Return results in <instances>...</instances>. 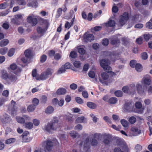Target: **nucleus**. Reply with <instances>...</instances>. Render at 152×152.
I'll return each instance as SVG.
<instances>
[{
	"label": "nucleus",
	"mask_w": 152,
	"mask_h": 152,
	"mask_svg": "<svg viewBox=\"0 0 152 152\" xmlns=\"http://www.w3.org/2000/svg\"><path fill=\"white\" fill-rule=\"evenodd\" d=\"M131 131L134 135H137L141 133V131L135 126L132 127Z\"/></svg>",
	"instance_id": "nucleus-21"
},
{
	"label": "nucleus",
	"mask_w": 152,
	"mask_h": 152,
	"mask_svg": "<svg viewBox=\"0 0 152 152\" xmlns=\"http://www.w3.org/2000/svg\"><path fill=\"white\" fill-rule=\"evenodd\" d=\"M103 119L106 122L109 123L110 124L111 123V120L108 116H104L103 117Z\"/></svg>",
	"instance_id": "nucleus-61"
},
{
	"label": "nucleus",
	"mask_w": 152,
	"mask_h": 152,
	"mask_svg": "<svg viewBox=\"0 0 152 152\" xmlns=\"http://www.w3.org/2000/svg\"><path fill=\"white\" fill-rule=\"evenodd\" d=\"M58 100L57 98H54L52 100L53 104L54 105H57L58 103Z\"/></svg>",
	"instance_id": "nucleus-62"
},
{
	"label": "nucleus",
	"mask_w": 152,
	"mask_h": 152,
	"mask_svg": "<svg viewBox=\"0 0 152 152\" xmlns=\"http://www.w3.org/2000/svg\"><path fill=\"white\" fill-rule=\"evenodd\" d=\"M130 88H129L127 86H124L122 88V90L123 92L125 93H128Z\"/></svg>",
	"instance_id": "nucleus-58"
},
{
	"label": "nucleus",
	"mask_w": 152,
	"mask_h": 152,
	"mask_svg": "<svg viewBox=\"0 0 152 152\" xmlns=\"http://www.w3.org/2000/svg\"><path fill=\"white\" fill-rule=\"evenodd\" d=\"M89 69V65L88 64H84L83 66V71L86 72Z\"/></svg>",
	"instance_id": "nucleus-63"
},
{
	"label": "nucleus",
	"mask_w": 152,
	"mask_h": 152,
	"mask_svg": "<svg viewBox=\"0 0 152 152\" xmlns=\"http://www.w3.org/2000/svg\"><path fill=\"white\" fill-rule=\"evenodd\" d=\"M94 37L93 34H88L86 35H84L83 38V40L85 42H90L94 39Z\"/></svg>",
	"instance_id": "nucleus-19"
},
{
	"label": "nucleus",
	"mask_w": 152,
	"mask_h": 152,
	"mask_svg": "<svg viewBox=\"0 0 152 152\" xmlns=\"http://www.w3.org/2000/svg\"><path fill=\"white\" fill-rule=\"evenodd\" d=\"M7 69L9 71H14L13 73L18 76L20 75L22 71L21 68L18 66L15 63H13L11 64L7 67Z\"/></svg>",
	"instance_id": "nucleus-4"
},
{
	"label": "nucleus",
	"mask_w": 152,
	"mask_h": 152,
	"mask_svg": "<svg viewBox=\"0 0 152 152\" xmlns=\"http://www.w3.org/2000/svg\"><path fill=\"white\" fill-rule=\"evenodd\" d=\"M58 120L57 118H54L47 125L45 126V129L47 132L50 133L53 130H55L58 128L59 125Z\"/></svg>",
	"instance_id": "nucleus-2"
},
{
	"label": "nucleus",
	"mask_w": 152,
	"mask_h": 152,
	"mask_svg": "<svg viewBox=\"0 0 152 152\" xmlns=\"http://www.w3.org/2000/svg\"><path fill=\"white\" fill-rule=\"evenodd\" d=\"M38 6V3L37 0H33L29 4V6L36 7Z\"/></svg>",
	"instance_id": "nucleus-30"
},
{
	"label": "nucleus",
	"mask_w": 152,
	"mask_h": 152,
	"mask_svg": "<svg viewBox=\"0 0 152 152\" xmlns=\"http://www.w3.org/2000/svg\"><path fill=\"white\" fill-rule=\"evenodd\" d=\"M151 82V80L148 78H145L143 80V83L145 84L149 85Z\"/></svg>",
	"instance_id": "nucleus-47"
},
{
	"label": "nucleus",
	"mask_w": 152,
	"mask_h": 152,
	"mask_svg": "<svg viewBox=\"0 0 152 152\" xmlns=\"http://www.w3.org/2000/svg\"><path fill=\"white\" fill-rule=\"evenodd\" d=\"M64 66L62 65L61 67L58 69L57 72V74H60L64 73L65 72L66 69Z\"/></svg>",
	"instance_id": "nucleus-31"
},
{
	"label": "nucleus",
	"mask_w": 152,
	"mask_h": 152,
	"mask_svg": "<svg viewBox=\"0 0 152 152\" xmlns=\"http://www.w3.org/2000/svg\"><path fill=\"white\" fill-rule=\"evenodd\" d=\"M66 92V90L63 88H60L58 89L56 91L57 94L58 95L65 94Z\"/></svg>",
	"instance_id": "nucleus-22"
},
{
	"label": "nucleus",
	"mask_w": 152,
	"mask_h": 152,
	"mask_svg": "<svg viewBox=\"0 0 152 152\" xmlns=\"http://www.w3.org/2000/svg\"><path fill=\"white\" fill-rule=\"evenodd\" d=\"M101 136L100 133H95L92 134L93 138L91 139V144L92 146H95L97 145L98 141Z\"/></svg>",
	"instance_id": "nucleus-9"
},
{
	"label": "nucleus",
	"mask_w": 152,
	"mask_h": 152,
	"mask_svg": "<svg viewBox=\"0 0 152 152\" xmlns=\"http://www.w3.org/2000/svg\"><path fill=\"white\" fill-rule=\"evenodd\" d=\"M87 105L89 108L92 109H95L97 107V105L95 103L90 102H87Z\"/></svg>",
	"instance_id": "nucleus-23"
},
{
	"label": "nucleus",
	"mask_w": 152,
	"mask_h": 152,
	"mask_svg": "<svg viewBox=\"0 0 152 152\" xmlns=\"http://www.w3.org/2000/svg\"><path fill=\"white\" fill-rule=\"evenodd\" d=\"M136 61L134 60H132L130 62V65L132 68L134 67L136 63Z\"/></svg>",
	"instance_id": "nucleus-57"
},
{
	"label": "nucleus",
	"mask_w": 152,
	"mask_h": 152,
	"mask_svg": "<svg viewBox=\"0 0 152 152\" xmlns=\"http://www.w3.org/2000/svg\"><path fill=\"white\" fill-rule=\"evenodd\" d=\"M23 14H20L15 15L14 18L12 19V22L14 24L20 25V22L19 21V20H23Z\"/></svg>",
	"instance_id": "nucleus-14"
},
{
	"label": "nucleus",
	"mask_w": 152,
	"mask_h": 152,
	"mask_svg": "<svg viewBox=\"0 0 152 152\" xmlns=\"http://www.w3.org/2000/svg\"><path fill=\"white\" fill-rule=\"evenodd\" d=\"M54 110L53 107L50 106H49L45 110V113L47 114H50L52 113Z\"/></svg>",
	"instance_id": "nucleus-25"
},
{
	"label": "nucleus",
	"mask_w": 152,
	"mask_h": 152,
	"mask_svg": "<svg viewBox=\"0 0 152 152\" xmlns=\"http://www.w3.org/2000/svg\"><path fill=\"white\" fill-rule=\"evenodd\" d=\"M105 24L106 26L112 27L115 26V22L114 20H109L107 23H105Z\"/></svg>",
	"instance_id": "nucleus-27"
},
{
	"label": "nucleus",
	"mask_w": 152,
	"mask_h": 152,
	"mask_svg": "<svg viewBox=\"0 0 152 152\" xmlns=\"http://www.w3.org/2000/svg\"><path fill=\"white\" fill-rule=\"evenodd\" d=\"M0 120L3 124H9L12 122V120L10 116L6 113L0 116Z\"/></svg>",
	"instance_id": "nucleus-11"
},
{
	"label": "nucleus",
	"mask_w": 152,
	"mask_h": 152,
	"mask_svg": "<svg viewBox=\"0 0 152 152\" xmlns=\"http://www.w3.org/2000/svg\"><path fill=\"white\" fill-rule=\"evenodd\" d=\"M134 67L136 70L138 72H140L142 70V66L140 64L137 63Z\"/></svg>",
	"instance_id": "nucleus-26"
},
{
	"label": "nucleus",
	"mask_w": 152,
	"mask_h": 152,
	"mask_svg": "<svg viewBox=\"0 0 152 152\" xmlns=\"http://www.w3.org/2000/svg\"><path fill=\"white\" fill-rule=\"evenodd\" d=\"M53 142L56 145H59V143L56 139H53L52 141L48 139L43 142V145L45 152H50L52 150L53 146Z\"/></svg>",
	"instance_id": "nucleus-3"
},
{
	"label": "nucleus",
	"mask_w": 152,
	"mask_h": 152,
	"mask_svg": "<svg viewBox=\"0 0 152 152\" xmlns=\"http://www.w3.org/2000/svg\"><path fill=\"white\" fill-rule=\"evenodd\" d=\"M75 100L79 104H82L83 103V100L80 97H77L75 98Z\"/></svg>",
	"instance_id": "nucleus-48"
},
{
	"label": "nucleus",
	"mask_w": 152,
	"mask_h": 152,
	"mask_svg": "<svg viewBox=\"0 0 152 152\" xmlns=\"http://www.w3.org/2000/svg\"><path fill=\"white\" fill-rule=\"evenodd\" d=\"M121 122L123 126L125 127H126L128 126V123L127 121L124 119H121Z\"/></svg>",
	"instance_id": "nucleus-39"
},
{
	"label": "nucleus",
	"mask_w": 152,
	"mask_h": 152,
	"mask_svg": "<svg viewBox=\"0 0 152 152\" xmlns=\"http://www.w3.org/2000/svg\"><path fill=\"white\" fill-rule=\"evenodd\" d=\"M11 103L12 104L9 107L8 110L10 111L11 115H13L16 112V111L15 108L16 102L14 100H12L11 101Z\"/></svg>",
	"instance_id": "nucleus-16"
},
{
	"label": "nucleus",
	"mask_w": 152,
	"mask_h": 152,
	"mask_svg": "<svg viewBox=\"0 0 152 152\" xmlns=\"http://www.w3.org/2000/svg\"><path fill=\"white\" fill-rule=\"evenodd\" d=\"M135 107L137 109H138L136 112L140 114L143 113V109L142 108V104L140 102H136L135 103Z\"/></svg>",
	"instance_id": "nucleus-17"
},
{
	"label": "nucleus",
	"mask_w": 152,
	"mask_h": 152,
	"mask_svg": "<svg viewBox=\"0 0 152 152\" xmlns=\"http://www.w3.org/2000/svg\"><path fill=\"white\" fill-rule=\"evenodd\" d=\"M9 4L7 2H4L3 3L0 4V9H4L6 8Z\"/></svg>",
	"instance_id": "nucleus-44"
},
{
	"label": "nucleus",
	"mask_w": 152,
	"mask_h": 152,
	"mask_svg": "<svg viewBox=\"0 0 152 152\" xmlns=\"http://www.w3.org/2000/svg\"><path fill=\"white\" fill-rule=\"evenodd\" d=\"M9 43V41L7 39H4L0 42V46L3 47L7 45Z\"/></svg>",
	"instance_id": "nucleus-29"
},
{
	"label": "nucleus",
	"mask_w": 152,
	"mask_h": 152,
	"mask_svg": "<svg viewBox=\"0 0 152 152\" xmlns=\"http://www.w3.org/2000/svg\"><path fill=\"white\" fill-rule=\"evenodd\" d=\"M101 77L104 80H106L109 77V75L107 73L105 72H103L101 74Z\"/></svg>",
	"instance_id": "nucleus-38"
},
{
	"label": "nucleus",
	"mask_w": 152,
	"mask_h": 152,
	"mask_svg": "<svg viewBox=\"0 0 152 152\" xmlns=\"http://www.w3.org/2000/svg\"><path fill=\"white\" fill-rule=\"evenodd\" d=\"M115 95L117 97H121L123 95V92L120 90H118L116 91L114 93Z\"/></svg>",
	"instance_id": "nucleus-37"
},
{
	"label": "nucleus",
	"mask_w": 152,
	"mask_h": 152,
	"mask_svg": "<svg viewBox=\"0 0 152 152\" xmlns=\"http://www.w3.org/2000/svg\"><path fill=\"white\" fill-rule=\"evenodd\" d=\"M89 142V139L88 137L84 141V145H83L84 149L87 148L88 147V145Z\"/></svg>",
	"instance_id": "nucleus-45"
},
{
	"label": "nucleus",
	"mask_w": 152,
	"mask_h": 152,
	"mask_svg": "<svg viewBox=\"0 0 152 152\" xmlns=\"http://www.w3.org/2000/svg\"><path fill=\"white\" fill-rule=\"evenodd\" d=\"M115 143L117 145L120 146L122 149L124 150L127 148V146L125 142L120 138L117 139L115 141Z\"/></svg>",
	"instance_id": "nucleus-18"
},
{
	"label": "nucleus",
	"mask_w": 152,
	"mask_h": 152,
	"mask_svg": "<svg viewBox=\"0 0 152 152\" xmlns=\"http://www.w3.org/2000/svg\"><path fill=\"white\" fill-rule=\"evenodd\" d=\"M81 63L79 61H75L73 63L74 66L76 68H79L81 66Z\"/></svg>",
	"instance_id": "nucleus-40"
},
{
	"label": "nucleus",
	"mask_w": 152,
	"mask_h": 152,
	"mask_svg": "<svg viewBox=\"0 0 152 152\" xmlns=\"http://www.w3.org/2000/svg\"><path fill=\"white\" fill-rule=\"evenodd\" d=\"M136 88L137 93L140 95H145L146 90L142 88V85L139 83H137L136 85Z\"/></svg>",
	"instance_id": "nucleus-15"
},
{
	"label": "nucleus",
	"mask_w": 152,
	"mask_h": 152,
	"mask_svg": "<svg viewBox=\"0 0 152 152\" xmlns=\"http://www.w3.org/2000/svg\"><path fill=\"white\" fill-rule=\"evenodd\" d=\"M39 102V100L37 98H34L32 100V103L33 104V105L35 107L38 105Z\"/></svg>",
	"instance_id": "nucleus-41"
},
{
	"label": "nucleus",
	"mask_w": 152,
	"mask_h": 152,
	"mask_svg": "<svg viewBox=\"0 0 152 152\" xmlns=\"http://www.w3.org/2000/svg\"><path fill=\"white\" fill-rule=\"evenodd\" d=\"M8 50V49L6 47L1 48L0 49V53L2 55L5 54Z\"/></svg>",
	"instance_id": "nucleus-34"
},
{
	"label": "nucleus",
	"mask_w": 152,
	"mask_h": 152,
	"mask_svg": "<svg viewBox=\"0 0 152 152\" xmlns=\"http://www.w3.org/2000/svg\"><path fill=\"white\" fill-rule=\"evenodd\" d=\"M102 44L104 46H107L109 44V40L107 39H104L102 41Z\"/></svg>",
	"instance_id": "nucleus-50"
},
{
	"label": "nucleus",
	"mask_w": 152,
	"mask_h": 152,
	"mask_svg": "<svg viewBox=\"0 0 152 152\" xmlns=\"http://www.w3.org/2000/svg\"><path fill=\"white\" fill-rule=\"evenodd\" d=\"M44 25L41 26H38L37 28V33L39 34H41V36H43L47 30L49 24L47 20L44 21Z\"/></svg>",
	"instance_id": "nucleus-6"
},
{
	"label": "nucleus",
	"mask_w": 152,
	"mask_h": 152,
	"mask_svg": "<svg viewBox=\"0 0 152 152\" xmlns=\"http://www.w3.org/2000/svg\"><path fill=\"white\" fill-rule=\"evenodd\" d=\"M15 53V49L11 48L9 50L8 53V55L9 57L12 56Z\"/></svg>",
	"instance_id": "nucleus-32"
},
{
	"label": "nucleus",
	"mask_w": 152,
	"mask_h": 152,
	"mask_svg": "<svg viewBox=\"0 0 152 152\" xmlns=\"http://www.w3.org/2000/svg\"><path fill=\"white\" fill-rule=\"evenodd\" d=\"M16 141V139L15 138H10L7 139L6 140V143L8 144L15 142Z\"/></svg>",
	"instance_id": "nucleus-35"
},
{
	"label": "nucleus",
	"mask_w": 152,
	"mask_h": 152,
	"mask_svg": "<svg viewBox=\"0 0 152 152\" xmlns=\"http://www.w3.org/2000/svg\"><path fill=\"white\" fill-rule=\"evenodd\" d=\"M123 43L125 45H126L129 42V40L128 39L125 37H123L121 39Z\"/></svg>",
	"instance_id": "nucleus-56"
},
{
	"label": "nucleus",
	"mask_w": 152,
	"mask_h": 152,
	"mask_svg": "<svg viewBox=\"0 0 152 152\" xmlns=\"http://www.w3.org/2000/svg\"><path fill=\"white\" fill-rule=\"evenodd\" d=\"M100 64L101 66L107 72H111L112 70L111 67L109 66L110 64V61L107 59H102L100 61Z\"/></svg>",
	"instance_id": "nucleus-5"
},
{
	"label": "nucleus",
	"mask_w": 152,
	"mask_h": 152,
	"mask_svg": "<svg viewBox=\"0 0 152 152\" xmlns=\"http://www.w3.org/2000/svg\"><path fill=\"white\" fill-rule=\"evenodd\" d=\"M41 102L42 103H45L47 101V97L45 95H42L40 99Z\"/></svg>",
	"instance_id": "nucleus-42"
},
{
	"label": "nucleus",
	"mask_w": 152,
	"mask_h": 152,
	"mask_svg": "<svg viewBox=\"0 0 152 152\" xmlns=\"http://www.w3.org/2000/svg\"><path fill=\"white\" fill-rule=\"evenodd\" d=\"M129 14L125 12L120 17L118 25L121 26H123L129 19Z\"/></svg>",
	"instance_id": "nucleus-10"
},
{
	"label": "nucleus",
	"mask_w": 152,
	"mask_h": 152,
	"mask_svg": "<svg viewBox=\"0 0 152 152\" xmlns=\"http://www.w3.org/2000/svg\"><path fill=\"white\" fill-rule=\"evenodd\" d=\"M84 119V117L83 116H81L78 117L76 119L75 122L76 123H82Z\"/></svg>",
	"instance_id": "nucleus-33"
},
{
	"label": "nucleus",
	"mask_w": 152,
	"mask_h": 152,
	"mask_svg": "<svg viewBox=\"0 0 152 152\" xmlns=\"http://www.w3.org/2000/svg\"><path fill=\"white\" fill-rule=\"evenodd\" d=\"M83 96L85 98H87L88 96V92L86 91H84L82 93Z\"/></svg>",
	"instance_id": "nucleus-64"
},
{
	"label": "nucleus",
	"mask_w": 152,
	"mask_h": 152,
	"mask_svg": "<svg viewBox=\"0 0 152 152\" xmlns=\"http://www.w3.org/2000/svg\"><path fill=\"white\" fill-rule=\"evenodd\" d=\"M146 27L149 29H152V23L150 20L148 22L146 23L145 25Z\"/></svg>",
	"instance_id": "nucleus-53"
},
{
	"label": "nucleus",
	"mask_w": 152,
	"mask_h": 152,
	"mask_svg": "<svg viewBox=\"0 0 152 152\" xmlns=\"http://www.w3.org/2000/svg\"><path fill=\"white\" fill-rule=\"evenodd\" d=\"M70 87L71 89L75 90L77 88V86L76 84L73 83L70 85Z\"/></svg>",
	"instance_id": "nucleus-55"
},
{
	"label": "nucleus",
	"mask_w": 152,
	"mask_h": 152,
	"mask_svg": "<svg viewBox=\"0 0 152 152\" xmlns=\"http://www.w3.org/2000/svg\"><path fill=\"white\" fill-rule=\"evenodd\" d=\"M17 3L20 5H25L26 4V2L24 0H20Z\"/></svg>",
	"instance_id": "nucleus-59"
},
{
	"label": "nucleus",
	"mask_w": 152,
	"mask_h": 152,
	"mask_svg": "<svg viewBox=\"0 0 152 152\" xmlns=\"http://www.w3.org/2000/svg\"><path fill=\"white\" fill-rule=\"evenodd\" d=\"M123 110L126 112H133L134 111V105L131 102H126L124 105Z\"/></svg>",
	"instance_id": "nucleus-8"
},
{
	"label": "nucleus",
	"mask_w": 152,
	"mask_h": 152,
	"mask_svg": "<svg viewBox=\"0 0 152 152\" xmlns=\"http://www.w3.org/2000/svg\"><path fill=\"white\" fill-rule=\"evenodd\" d=\"M52 73L51 70L50 68H48L46 71L41 74V80H45L48 78L49 75H52Z\"/></svg>",
	"instance_id": "nucleus-12"
},
{
	"label": "nucleus",
	"mask_w": 152,
	"mask_h": 152,
	"mask_svg": "<svg viewBox=\"0 0 152 152\" xmlns=\"http://www.w3.org/2000/svg\"><path fill=\"white\" fill-rule=\"evenodd\" d=\"M119 43V40L117 38L113 39L111 40V44L113 45H115Z\"/></svg>",
	"instance_id": "nucleus-43"
},
{
	"label": "nucleus",
	"mask_w": 152,
	"mask_h": 152,
	"mask_svg": "<svg viewBox=\"0 0 152 152\" xmlns=\"http://www.w3.org/2000/svg\"><path fill=\"white\" fill-rule=\"evenodd\" d=\"M143 36L144 39L146 41H148L149 39L152 38V35L149 34H145Z\"/></svg>",
	"instance_id": "nucleus-46"
},
{
	"label": "nucleus",
	"mask_w": 152,
	"mask_h": 152,
	"mask_svg": "<svg viewBox=\"0 0 152 152\" xmlns=\"http://www.w3.org/2000/svg\"><path fill=\"white\" fill-rule=\"evenodd\" d=\"M17 121L21 124L25 123L24 125L25 127L28 128V117L27 115H23V117H17L16 118Z\"/></svg>",
	"instance_id": "nucleus-7"
},
{
	"label": "nucleus",
	"mask_w": 152,
	"mask_h": 152,
	"mask_svg": "<svg viewBox=\"0 0 152 152\" xmlns=\"http://www.w3.org/2000/svg\"><path fill=\"white\" fill-rule=\"evenodd\" d=\"M129 121L131 124H134L136 122V118L134 116H131L129 118Z\"/></svg>",
	"instance_id": "nucleus-36"
},
{
	"label": "nucleus",
	"mask_w": 152,
	"mask_h": 152,
	"mask_svg": "<svg viewBox=\"0 0 152 152\" xmlns=\"http://www.w3.org/2000/svg\"><path fill=\"white\" fill-rule=\"evenodd\" d=\"M37 23V18L32 15L29 16V23H30L32 26H35Z\"/></svg>",
	"instance_id": "nucleus-20"
},
{
	"label": "nucleus",
	"mask_w": 152,
	"mask_h": 152,
	"mask_svg": "<svg viewBox=\"0 0 152 152\" xmlns=\"http://www.w3.org/2000/svg\"><path fill=\"white\" fill-rule=\"evenodd\" d=\"M1 77L2 79L5 80L7 83L10 84L12 82H15L17 80V77L14 75L9 74L7 71L5 69H2L1 71Z\"/></svg>",
	"instance_id": "nucleus-1"
},
{
	"label": "nucleus",
	"mask_w": 152,
	"mask_h": 152,
	"mask_svg": "<svg viewBox=\"0 0 152 152\" xmlns=\"http://www.w3.org/2000/svg\"><path fill=\"white\" fill-rule=\"evenodd\" d=\"M88 75L89 76L92 78H93L95 76V73L94 71H90L88 72Z\"/></svg>",
	"instance_id": "nucleus-51"
},
{
	"label": "nucleus",
	"mask_w": 152,
	"mask_h": 152,
	"mask_svg": "<svg viewBox=\"0 0 152 152\" xmlns=\"http://www.w3.org/2000/svg\"><path fill=\"white\" fill-rule=\"evenodd\" d=\"M78 51L80 54H84L86 53V51L84 48H79L78 49Z\"/></svg>",
	"instance_id": "nucleus-49"
},
{
	"label": "nucleus",
	"mask_w": 152,
	"mask_h": 152,
	"mask_svg": "<svg viewBox=\"0 0 152 152\" xmlns=\"http://www.w3.org/2000/svg\"><path fill=\"white\" fill-rule=\"evenodd\" d=\"M28 134V131H26L24 132L21 135L22 137V141L24 142H28V138H26Z\"/></svg>",
	"instance_id": "nucleus-24"
},
{
	"label": "nucleus",
	"mask_w": 152,
	"mask_h": 152,
	"mask_svg": "<svg viewBox=\"0 0 152 152\" xmlns=\"http://www.w3.org/2000/svg\"><path fill=\"white\" fill-rule=\"evenodd\" d=\"M117 99L114 97H112L110 98L108 101V102L110 104H115L117 102Z\"/></svg>",
	"instance_id": "nucleus-28"
},
{
	"label": "nucleus",
	"mask_w": 152,
	"mask_h": 152,
	"mask_svg": "<svg viewBox=\"0 0 152 152\" xmlns=\"http://www.w3.org/2000/svg\"><path fill=\"white\" fill-rule=\"evenodd\" d=\"M135 148L136 150V152H138L142 150V147L140 145L137 144L135 146Z\"/></svg>",
	"instance_id": "nucleus-54"
},
{
	"label": "nucleus",
	"mask_w": 152,
	"mask_h": 152,
	"mask_svg": "<svg viewBox=\"0 0 152 152\" xmlns=\"http://www.w3.org/2000/svg\"><path fill=\"white\" fill-rule=\"evenodd\" d=\"M105 138L103 141V143L105 145H109L112 142V137L111 135L108 134L104 135Z\"/></svg>",
	"instance_id": "nucleus-13"
},
{
	"label": "nucleus",
	"mask_w": 152,
	"mask_h": 152,
	"mask_svg": "<svg viewBox=\"0 0 152 152\" xmlns=\"http://www.w3.org/2000/svg\"><path fill=\"white\" fill-rule=\"evenodd\" d=\"M62 66H64V67L65 69H70L71 66L70 63L69 62L66 63L65 64L63 65Z\"/></svg>",
	"instance_id": "nucleus-60"
},
{
	"label": "nucleus",
	"mask_w": 152,
	"mask_h": 152,
	"mask_svg": "<svg viewBox=\"0 0 152 152\" xmlns=\"http://www.w3.org/2000/svg\"><path fill=\"white\" fill-rule=\"evenodd\" d=\"M77 133L74 131H71V132L70 133V136L73 138H75L77 136Z\"/></svg>",
	"instance_id": "nucleus-52"
}]
</instances>
